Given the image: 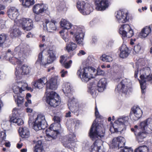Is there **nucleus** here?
<instances>
[{
    "label": "nucleus",
    "mask_w": 152,
    "mask_h": 152,
    "mask_svg": "<svg viewBox=\"0 0 152 152\" xmlns=\"http://www.w3.org/2000/svg\"><path fill=\"white\" fill-rule=\"evenodd\" d=\"M17 84H18L19 86H20V88H21L22 91H24L27 88L28 86L27 84L26 83H23L22 82H19Z\"/></svg>",
    "instance_id": "48"
},
{
    "label": "nucleus",
    "mask_w": 152,
    "mask_h": 152,
    "mask_svg": "<svg viewBox=\"0 0 152 152\" xmlns=\"http://www.w3.org/2000/svg\"><path fill=\"white\" fill-rule=\"evenodd\" d=\"M75 139V135L74 134L72 133L70 134L69 135L68 140L63 142V145L65 147L69 148L74 147L76 145Z\"/></svg>",
    "instance_id": "19"
},
{
    "label": "nucleus",
    "mask_w": 152,
    "mask_h": 152,
    "mask_svg": "<svg viewBox=\"0 0 152 152\" xmlns=\"http://www.w3.org/2000/svg\"><path fill=\"white\" fill-rule=\"evenodd\" d=\"M94 71L95 70L91 68L80 67L78 70L77 74L83 82L86 83L93 77L92 73L94 72Z\"/></svg>",
    "instance_id": "5"
},
{
    "label": "nucleus",
    "mask_w": 152,
    "mask_h": 152,
    "mask_svg": "<svg viewBox=\"0 0 152 152\" xmlns=\"http://www.w3.org/2000/svg\"><path fill=\"white\" fill-rule=\"evenodd\" d=\"M13 90L14 92V95H19L21 93L22 91L21 88H20V86H14L13 87Z\"/></svg>",
    "instance_id": "47"
},
{
    "label": "nucleus",
    "mask_w": 152,
    "mask_h": 152,
    "mask_svg": "<svg viewBox=\"0 0 152 152\" xmlns=\"http://www.w3.org/2000/svg\"><path fill=\"white\" fill-rule=\"evenodd\" d=\"M60 25L64 29H69L71 26V24L67 20L62 19L60 22Z\"/></svg>",
    "instance_id": "38"
},
{
    "label": "nucleus",
    "mask_w": 152,
    "mask_h": 152,
    "mask_svg": "<svg viewBox=\"0 0 152 152\" xmlns=\"http://www.w3.org/2000/svg\"><path fill=\"white\" fill-rule=\"evenodd\" d=\"M148 147L145 145L140 146L135 150V152H148Z\"/></svg>",
    "instance_id": "45"
},
{
    "label": "nucleus",
    "mask_w": 152,
    "mask_h": 152,
    "mask_svg": "<svg viewBox=\"0 0 152 152\" xmlns=\"http://www.w3.org/2000/svg\"><path fill=\"white\" fill-rule=\"evenodd\" d=\"M30 50L29 48L23 45H20L16 47L14 50V54H18L20 59L16 57H13L9 58L10 61L14 65L20 66L21 63V60L26 59L29 56Z\"/></svg>",
    "instance_id": "2"
},
{
    "label": "nucleus",
    "mask_w": 152,
    "mask_h": 152,
    "mask_svg": "<svg viewBox=\"0 0 152 152\" xmlns=\"http://www.w3.org/2000/svg\"><path fill=\"white\" fill-rule=\"evenodd\" d=\"M142 132H139L136 135V137L139 142H142L143 141V139L146 137V133H149L146 130H143Z\"/></svg>",
    "instance_id": "36"
},
{
    "label": "nucleus",
    "mask_w": 152,
    "mask_h": 152,
    "mask_svg": "<svg viewBox=\"0 0 152 152\" xmlns=\"http://www.w3.org/2000/svg\"><path fill=\"white\" fill-rule=\"evenodd\" d=\"M46 96V102L50 106L56 107L60 103L59 95L55 92L48 93Z\"/></svg>",
    "instance_id": "7"
},
{
    "label": "nucleus",
    "mask_w": 152,
    "mask_h": 152,
    "mask_svg": "<svg viewBox=\"0 0 152 152\" xmlns=\"http://www.w3.org/2000/svg\"><path fill=\"white\" fill-rule=\"evenodd\" d=\"M71 112H69L68 113H66V117H71Z\"/></svg>",
    "instance_id": "59"
},
{
    "label": "nucleus",
    "mask_w": 152,
    "mask_h": 152,
    "mask_svg": "<svg viewBox=\"0 0 152 152\" xmlns=\"http://www.w3.org/2000/svg\"><path fill=\"white\" fill-rule=\"evenodd\" d=\"M7 35L4 33L0 34V46L2 47L4 44H7V46H9L10 45V42L8 41Z\"/></svg>",
    "instance_id": "31"
},
{
    "label": "nucleus",
    "mask_w": 152,
    "mask_h": 152,
    "mask_svg": "<svg viewBox=\"0 0 152 152\" xmlns=\"http://www.w3.org/2000/svg\"><path fill=\"white\" fill-rule=\"evenodd\" d=\"M30 70V68L26 65L23 64L20 66V65L16 67L15 74L17 79H20L22 75L28 74Z\"/></svg>",
    "instance_id": "10"
},
{
    "label": "nucleus",
    "mask_w": 152,
    "mask_h": 152,
    "mask_svg": "<svg viewBox=\"0 0 152 152\" xmlns=\"http://www.w3.org/2000/svg\"><path fill=\"white\" fill-rule=\"evenodd\" d=\"M9 17L12 20H15L17 19L19 15L18 10L14 7H11L7 11Z\"/></svg>",
    "instance_id": "26"
},
{
    "label": "nucleus",
    "mask_w": 152,
    "mask_h": 152,
    "mask_svg": "<svg viewBox=\"0 0 152 152\" xmlns=\"http://www.w3.org/2000/svg\"><path fill=\"white\" fill-rule=\"evenodd\" d=\"M89 91L92 95L96 93V85L94 82H91L88 84Z\"/></svg>",
    "instance_id": "41"
},
{
    "label": "nucleus",
    "mask_w": 152,
    "mask_h": 152,
    "mask_svg": "<svg viewBox=\"0 0 152 152\" xmlns=\"http://www.w3.org/2000/svg\"><path fill=\"white\" fill-rule=\"evenodd\" d=\"M43 150V146L41 141H38L34 148V152H42Z\"/></svg>",
    "instance_id": "39"
},
{
    "label": "nucleus",
    "mask_w": 152,
    "mask_h": 152,
    "mask_svg": "<svg viewBox=\"0 0 152 152\" xmlns=\"http://www.w3.org/2000/svg\"><path fill=\"white\" fill-rule=\"evenodd\" d=\"M104 133L103 128L99 126H96L94 123L93 124L90 130L89 136L93 140L96 141L91 146V152H101L100 150L102 142L99 139L104 137Z\"/></svg>",
    "instance_id": "1"
},
{
    "label": "nucleus",
    "mask_w": 152,
    "mask_h": 152,
    "mask_svg": "<svg viewBox=\"0 0 152 152\" xmlns=\"http://www.w3.org/2000/svg\"><path fill=\"white\" fill-rule=\"evenodd\" d=\"M131 130L133 132H134V134L135 135H136V132L137 131L134 128H132L131 129Z\"/></svg>",
    "instance_id": "62"
},
{
    "label": "nucleus",
    "mask_w": 152,
    "mask_h": 152,
    "mask_svg": "<svg viewBox=\"0 0 152 152\" xmlns=\"http://www.w3.org/2000/svg\"><path fill=\"white\" fill-rule=\"evenodd\" d=\"M86 54V53L83 50H81L79 51V53H78L77 55L78 56H81L82 55H84Z\"/></svg>",
    "instance_id": "57"
},
{
    "label": "nucleus",
    "mask_w": 152,
    "mask_h": 152,
    "mask_svg": "<svg viewBox=\"0 0 152 152\" xmlns=\"http://www.w3.org/2000/svg\"><path fill=\"white\" fill-rule=\"evenodd\" d=\"M18 131L20 135L23 138L27 137L29 135V132L28 129L26 127H20Z\"/></svg>",
    "instance_id": "34"
},
{
    "label": "nucleus",
    "mask_w": 152,
    "mask_h": 152,
    "mask_svg": "<svg viewBox=\"0 0 152 152\" xmlns=\"http://www.w3.org/2000/svg\"><path fill=\"white\" fill-rule=\"evenodd\" d=\"M34 3V0H23V4L26 7H29Z\"/></svg>",
    "instance_id": "46"
},
{
    "label": "nucleus",
    "mask_w": 152,
    "mask_h": 152,
    "mask_svg": "<svg viewBox=\"0 0 152 152\" xmlns=\"http://www.w3.org/2000/svg\"><path fill=\"white\" fill-rule=\"evenodd\" d=\"M61 76L62 77H64L67 75V71H65L64 69H63L61 70Z\"/></svg>",
    "instance_id": "55"
},
{
    "label": "nucleus",
    "mask_w": 152,
    "mask_h": 152,
    "mask_svg": "<svg viewBox=\"0 0 152 152\" xmlns=\"http://www.w3.org/2000/svg\"><path fill=\"white\" fill-rule=\"evenodd\" d=\"M58 77L57 76L51 77L49 81V86L48 88V87L46 90V93H48L49 89L55 90L57 87V85L59 82Z\"/></svg>",
    "instance_id": "23"
},
{
    "label": "nucleus",
    "mask_w": 152,
    "mask_h": 152,
    "mask_svg": "<svg viewBox=\"0 0 152 152\" xmlns=\"http://www.w3.org/2000/svg\"><path fill=\"white\" fill-rule=\"evenodd\" d=\"M10 36L12 37H16L20 34V32L19 29V27L16 25H14L10 30Z\"/></svg>",
    "instance_id": "32"
},
{
    "label": "nucleus",
    "mask_w": 152,
    "mask_h": 152,
    "mask_svg": "<svg viewBox=\"0 0 152 152\" xmlns=\"http://www.w3.org/2000/svg\"><path fill=\"white\" fill-rule=\"evenodd\" d=\"M115 14L116 18L119 23H125L129 19V14L126 10H119L115 12Z\"/></svg>",
    "instance_id": "13"
},
{
    "label": "nucleus",
    "mask_w": 152,
    "mask_h": 152,
    "mask_svg": "<svg viewBox=\"0 0 152 152\" xmlns=\"http://www.w3.org/2000/svg\"><path fill=\"white\" fill-rule=\"evenodd\" d=\"M32 36V34L31 33L29 32L28 34L26 35V37H27L29 38L30 37Z\"/></svg>",
    "instance_id": "61"
},
{
    "label": "nucleus",
    "mask_w": 152,
    "mask_h": 152,
    "mask_svg": "<svg viewBox=\"0 0 152 152\" xmlns=\"http://www.w3.org/2000/svg\"><path fill=\"white\" fill-rule=\"evenodd\" d=\"M20 23L23 29L28 31L33 28V22L32 20L28 18H23L20 19Z\"/></svg>",
    "instance_id": "14"
},
{
    "label": "nucleus",
    "mask_w": 152,
    "mask_h": 152,
    "mask_svg": "<svg viewBox=\"0 0 152 152\" xmlns=\"http://www.w3.org/2000/svg\"><path fill=\"white\" fill-rule=\"evenodd\" d=\"M133 150L131 148H127L126 147L121 149L120 152H133Z\"/></svg>",
    "instance_id": "52"
},
{
    "label": "nucleus",
    "mask_w": 152,
    "mask_h": 152,
    "mask_svg": "<svg viewBox=\"0 0 152 152\" xmlns=\"http://www.w3.org/2000/svg\"><path fill=\"white\" fill-rule=\"evenodd\" d=\"M131 118L134 121L138 120L141 117L142 112L139 107L134 106L132 109Z\"/></svg>",
    "instance_id": "20"
},
{
    "label": "nucleus",
    "mask_w": 152,
    "mask_h": 152,
    "mask_svg": "<svg viewBox=\"0 0 152 152\" xmlns=\"http://www.w3.org/2000/svg\"><path fill=\"white\" fill-rule=\"evenodd\" d=\"M151 26H146L143 28L139 34V37L142 38L147 37L150 33L151 31Z\"/></svg>",
    "instance_id": "29"
},
{
    "label": "nucleus",
    "mask_w": 152,
    "mask_h": 152,
    "mask_svg": "<svg viewBox=\"0 0 152 152\" xmlns=\"http://www.w3.org/2000/svg\"><path fill=\"white\" fill-rule=\"evenodd\" d=\"M47 8L48 7L46 5L39 4L34 5L33 9L34 12L39 14L44 12Z\"/></svg>",
    "instance_id": "25"
},
{
    "label": "nucleus",
    "mask_w": 152,
    "mask_h": 152,
    "mask_svg": "<svg viewBox=\"0 0 152 152\" xmlns=\"http://www.w3.org/2000/svg\"><path fill=\"white\" fill-rule=\"evenodd\" d=\"M5 8V7L4 5L0 4V15L4 14V10Z\"/></svg>",
    "instance_id": "53"
},
{
    "label": "nucleus",
    "mask_w": 152,
    "mask_h": 152,
    "mask_svg": "<svg viewBox=\"0 0 152 152\" xmlns=\"http://www.w3.org/2000/svg\"><path fill=\"white\" fill-rule=\"evenodd\" d=\"M48 55L47 58V64H50L53 62L56 59L55 52L53 50H49L48 51Z\"/></svg>",
    "instance_id": "33"
},
{
    "label": "nucleus",
    "mask_w": 152,
    "mask_h": 152,
    "mask_svg": "<svg viewBox=\"0 0 152 152\" xmlns=\"http://www.w3.org/2000/svg\"><path fill=\"white\" fill-rule=\"evenodd\" d=\"M47 63L44 62L42 56V51L40 52L38 55V58L37 61L35 64L37 66L42 65L45 66Z\"/></svg>",
    "instance_id": "35"
},
{
    "label": "nucleus",
    "mask_w": 152,
    "mask_h": 152,
    "mask_svg": "<svg viewBox=\"0 0 152 152\" xmlns=\"http://www.w3.org/2000/svg\"><path fill=\"white\" fill-rule=\"evenodd\" d=\"M47 126V124L44 117L38 116L36 118L33 124V128L36 131L45 129Z\"/></svg>",
    "instance_id": "12"
},
{
    "label": "nucleus",
    "mask_w": 152,
    "mask_h": 152,
    "mask_svg": "<svg viewBox=\"0 0 152 152\" xmlns=\"http://www.w3.org/2000/svg\"><path fill=\"white\" fill-rule=\"evenodd\" d=\"M95 114L96 116L97 117H99V113L98 111L97 110V106H96V105L95 106Z\"/></svg>",
    "instance_id": "56"
},
{
    "label": "nucleus",
    "mask_w": 152,
    "mask_h": 152,
    "mask_svg": "<svg viewBox=\"0 0 152 152\" xmlns=\"http://www.w3.org/2000/svg\"><path fill=\"white\" fill-rule=\"evenodd\" d=\"M151 70L150 68L144 67L140 70V79L147 80L148 81L152 82V73L151 75Z\"/></svg>",
    "instance_id": "17"
},
{
    "label": "nucleus",
    "mask_w": 152,
    "mask_h": 152,
    "mask_svg": "<svg viewBox=\"0 0 152 152\" xmlns=\"http://www.w3.org/2000/svg\"><path fill=\"white\" fill-rule=\"evenodd\" d=\"M63 91L65 95L68 96L69 98L68 105L70 110L72 112L78 111V104L72 96V88L70 84L69 83H66L63 88Z\"/></svg>",
    "instance_id": "4"
},
{
    "label": "nucleus",
    "mask_w": 152,
    "mask_h": 152,
    "mask_svg": "<svg viewBox=\"0 0 152 152\" xmlns=\"http://www.w3.org/2000/svg\"><path fill=\"white\" fill-rule=\"evenodd\" d=\"M14 98L15 101L18 106L22 104L23 102V96H21L20 94L19 95H14Z\"/></svg>",
    "instance_id": "40"
},
{
    "label": "nucleus",
    "mask_w": 152,
    "mask_h": 152,
    "mask_svg": "<svg viewBox=\"0 0 152 152\" xmlns=\"http://www.w3.org/2000/svg\"><path fill=\"white\" fill-rule=\"evenodd\" d=\"M146 81H148L147 80L143 79H141L139 80L140 87L142 90V93H144L145 92L144 90L146 88Z\"/></svg>",
    "instance_id": "42"
},
{
    "label": "nucleus",
    "mask_w": 152,
    "mask_h": 152,
    "mask_svg": "<svg viewBox=\"0 0 152 152\" xmlns=\"http://www.w3.org/2000/svg\"><path fill=\"white\" fill-rule=\"evenodd\" d=\"M53 119L56 123L51 124L48 129L46 130V139L47 140L49 141L52 139H55L57 135L59 134V131L61 129V125L59 123L60 122L59 117L55 116Z\"/></svg>",
    "instance_id": "3"
},
{
    "label": "nucleus",
    "mask_w": 152,
    "mask_h": 152,
    "mask_svg": "<svg viewBox=\"0 0 152 152\" xmlns=\"http://www.w3.org/2000/svg\"><path fill=\"white\" fill-rule=\"evenodd\" d=\"M75 29L73 31H71L70 32L71 34H75V41L78 44L80 45H83V37L84 33L83 29L80 28H77L75 26L74 27Z\"/></svg>",
    "instance_id": "9"
},
{
    "label": "nucleus",
    "mask_w": 152,
    "mask_h": 152,
    "mask_svg": "<svg viewBox=\"0 0 152 152\" xmlns=\"http://www.w3.org/2000/svg\"><path fill=\"white\" fill-rule=\"evenodd\" d=\"M72 61L71 60H70L68 62H66L64 64V67L66 69L69 68L71 64L72 63Z\"/></svg>",
    "instance_id": "54"
},
{
    "label": "nucleus",
    "mask_w": 152,
    "mask_h": 152,
    "mask_svg": "<svg viewBox=\"0 0 152 152\" xmlns=\"http://www.w3.org/2000/svg\"><path fill=\"white\" fill-rule=\"evenodd\" d=\"M119 33L122 35L123 39L126 37H130L134 35L133 30L131 28L130 26L127 24L121 26L119 29Z\"/></svg>",
    "instance_id": "11"
},
{
    "label": "nucleus",
    "mask_w": 152,
    "mask_h": 152,
    "mask_svg": "<svg viewBox=\"0 0 152 152\" xmlns=\"http://www.w3.org/2000/svg\"><path fill=\"white\" fill-rule=\"evenodd\" d=\"M26 111L28 113H31L32 112V110L31 108H27L26 109Z\"/></svg>",
    "instance_id": "60"
},
{
    "label": "nucleus",
    "mask_w": 152,
    "mask_h": 152,
    "mask_svg": "<svg viewBox=\"0 0 152 152\" xmlns=\"http://www.w3.org/2000/svg\"><path fill=\"white\" fill-rule=\"evenodd\" d=\"M20 151L21 152H26L27 151V149L26 148H23L21 149Z\"/></svg>",
    "instance_id": "64"
},
{
    "label": "nucleus",
    "mask_w": 152,
    "mask_h": 152,
    "mask_svg": "<svg viewBox=\"0 0 152 152\" xmlns=\"http://www.w3.org/2000/svg\"><path fill=\"white\" fill-rule=\"evenodd\" d=\"M6 27V21L2 19L0 20V28L3 29Z\"/></svg>",
    "instance_id": "51"
},
{
    "label": "nucleus",
    "mask_w": 152,
    "mask_h": 152,
    "mask_svg": "<svg viewBox=\"0 0 152 152\" xmlns=\"http://www.w3.org/2000/svg\"><path fill=\"white\" fill-rule=\"evenodd\" d=\"M6 137V133L4 132H1L0 133V140H5Z\"/></svg>",
    "instance_id": "50"
},
{
    "label": "nucleus",
    "mask_w": 152,
    "mask_h": 152,
    "mask_svg": "<svg viewBox=\"0 0 152 152\" xmlns=\"http://www.w3.org/2000/svg\"><path fill=\"white\" fill-rule=\"evenodd\" d=\"M95 3L96 9L100 11L104 10L109 5L107 0H96Z\"/></svg>",
    "instance_id": "22"
},
{
    "label": "nucleus",
    "mask_w": 152,
    "mask_h": 152,
    "mask_svg": "<svg viewBox=\"0 0 152 152\" xmlns=\"http://www.w3.org/2000/svg\"><path fill=\"white\" fill-rule=\"evenodd\" d=\"M129 118L127 116L122 117L119 118L116 121L114 126L110 128V130L112 133L118 132L123 130L121 129L124 127V125H127L129 124Z\"/></svg>",
    "instance_id": "6"
},
{
    "label": "nucleus",
    "mask_w": 152,
    "mask_h": 152,
    "mask_svg": "<svg viewBox=\"0 0 152 152\" xmlns=\"http://www.w3.org/2000/svg\"><path fill=\"white\" fill-rule=\"evenodd\" d=\"M22 146H23V144H18L17 145V147L18 148H20Z\"/></svg>",
    "instance_id": "63"
},
{
    "label": "nucleus",
    "mask_w": 152,
    "mask_h": 152,
    "mask_svg": "<svg viewBox=\"0 0 152 152\" xmlns=\"http://www.w3.org/2000/svg\"><path fill=\"white\" fill-rule=\"evenodd\" d=\"M77 7L80 12L83 15H88L90 12V4L83 1H78L77 4Z\"/></svg>",
    "instance_id": "16"
},
{
    "label": "nucleus",
    "mask_w": 152,
    "mask_h": 152,
    "mask_svg": "<svg viewBox=\"0 0 152 152\" xmlns=\"http://www.w3.org/2000/svg\"><path fill=\"white\" fill-rule=\"evenodd\" d=\"M61 60H60V62L62 64L64 59L65 57L64 56H61Z\"/></svg>",
    "instance_id": "58"
},
{
    "label": "nucleus",
    "mask_w": 152,
    "mask_h": 152,
    "mask_svg": "<svg viewBox=\"0 0 152 152\" xmlns=\"http://www.w3.org/2000/svg\"><path fill=\"white\" fill-rule=\"evenodd\" d=\"M76 47V44L72 42H70L69 44H66L65 50L69 52L75 50Z\"/></svg>",
    "instance_id": "37"
},
{
    "label": "nucleus",
    "mask_w": 152,
    "mask_h": 152,
    "mask_svg": "<svg viewBox=\"0 0 152 152\" xmlns=\"http://www.w3.org/2000/svg\"><path fill=\"white\" fill-rule=\"evenodd\" d=\"M125 139L123 137L120 136L114 138L112 140L110 147L112 148H118L123 147L125 144Z\"/></svg>",
    "instance_id": "15"
},
{
    "label": "nucleus",
    "mask_w": 152,
    "mask_h": 152,
    "mask_svg": "<svg viewBox=\"0 0 152 152\" xmlns=\"http://www.w3.org/2000/svg\"><path fill=\"white\" fill-rule=\"evenodd\" d=\"M18 109L15 108L13 110V114L12 116L10 118V122H12L13 123L17 124L18 125H21L23 124V121L20 118H17L16 117L15 115L17 113Z\"/></svg>",
    "instance_id": "27"
},
{
    "label": "nucleus",
    "mask_w": 152,
    "mask_h": 152,
    "mask_svg": "<svg viewBox=\"0 0 152 152\" xmlns=\"http://www.w3.org/2000/svg\"><path fill=\"white\" fill-rule=\"evenodd\" d=\"M64 31L63 30H62L60 31L59 33L61 34V37L64 40L65 42H68L69 41V38L68 34L67 32L64 33Z\"/></svg>",
    "instance_id": "44"
},
{
    "label": "nucleus",
    "mask_w": 152,
    "mask_h": 152,
    "mask_svg": "<svg viewBox=\"0 0 152 152\" xmlns=\"http://www.w3.org/2000/svg\"><path fill=\"white\" fill-rule=\"evenodd\" d=\"M45 23V26L44 25V29L48 31L52 32L56 29V24L57 22L55 20H52L50 22L48 20H46Z\"/></svg>",
    "instance_id": "21"
},
{
    "label": "nucleus",
    "mask_w": 152,
    "mask_h": 152,
    "mask_svg": "<svg viewBox=\"0 0 152 152\" xmlns=\"http://www.w3.org/2000/svg\"><path fill=\"white\" fill-rule=\"evenodd\" d=\"M139 127L142 130L147 131L149 133L152 132V118H148L141 122Z\"/></svg>",
    "instance_id": "18"
},
{
    "label": "nucleus",
    "mask_w": 152,
    "mask_h": 152,
    "mask_svg": "<svg viewBox=\"0 0 152 152\" xmlns=\"http://www.w3.org/2000/svg\"><path fill=\"white\" fill-rule=\"evenodd\" d=\"M141 47L140 45L138 44L135 46L134 48V52H133L134 54H135L139 52L141 49Z\"/></svg>",
    "instance_id": "49"
},
{
    "label": "nucleus",
    "mask_w": 152,
    "mask_h": 152,
    "mask_svg": "<svg viewBox=\"0 0 152 152\" xmlns=\"http://www.w3.org/2000/svg\"><path fill=\"white\" fill-rule=\"evenodd\" d=\"M107 80L104 78L101 79L97 84L98 90L99 92L103 91L106 88Z\"/></svg>",
    "instance_id": "28"
},
{
    "label": "nucleus",
    "mask_w": 152,
    "mask_h": 152,
    "mask_svg": "<svg viewBox=\"0 0 152 152\" xmlns=\"http://www.w3.org/2000/svg\"><path fill=\"white\" fill-rule=\"evenodd\" d=\"M48 82L46 77H44L34 81L33 83L35 88L40 89L43 88Z\"/></svg>",
    "instance_id": "24"
},
{
    "label": "nucleus",
    "mask_w": 152,
    "mask_h": 152,
    "mask_svg": "<svg viewBox=\"0 0 152 152\" xmlns=\"http://www.w3.org/2000/svg\"><path fill=\"white\" fill-rule=\"evenodd\" d=\"M120 56L122 58H124L128 56L129 54V49L125 45H123L120 49Z\"/></svg>",
    "instance_id": "30"
},
{
    "label": "nucleus",
    "mask_w": 152,
    "mask_h": 152,
    "mask_svg": "<svg viewBox=\"0 0 152 152\" xmlns=\"http://www.w3.org/2000/svg\"><path fill=\"white\" fill-rule=\"evenodd\" d=\"M100 59L106 62H110L113 61V58L111 56L105 54L102 55L100 57Z\"/></svg>",
    "instance_id": "43"
},
{
    "label": "nucleus",
    "mask_w": 152,
    "mask_h": 152,
    "mask_svg": "<svg viewBox=\"0 0 152 152\" xmlns=\"http://www.w3.org/2000/svg\"><path fill=\"white\" fill-rule=\"evenodd\" d=\"M131 81L129 79H124L117 85V88L115 90L126 94L131 88Z\"/></svg>",
    "instance_id": "8"
}]
</instances>
